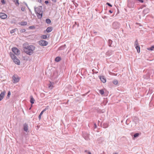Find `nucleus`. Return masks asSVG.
Wrapping results in <instances>:
<instances>
[{"instance_id": "nucleus-1", "label": "nucleus", "mask_w": 154, "mask_h": 154, "mask_svg": "<svg viewBox=\"0 0 154 154\" xmlns=\"http://www.w3.org/2000/svg\"><path fill=\"white\" fill-rule=\"evenodd\" d=\"M24 51L27 54L32 55L33 53V51L35 50V47L32 45H23Z\"/></svg>"}, {"instance_id": "nucleus-2", "label": "nucleus", "mask_w": 154, "mask_h": 154, "mask_svg": "<svg viewBox=\"0 0 154 154\" xmlns=\"http://www.w3.org/2000/svg\"><path fill=\"white\" fill-rule=\"evenodd\" d=\"M35 11L38 19H41L42 16V6H39L38 7H34Z\"/></svg>"}, {"instance_id": "nucleus-3", "label": "nucleus", "mask_w": 154, "mask_h": 154, "mask_svg": "<svg viewBox=\"0 0 154 154\" xmlns=\"http://www.w3.org/2000/svg\"><path fill=\"white\" fill-rule=\"evenodd\" d=\"M10 56L13 60L14 62L16 64L18 65L20 64V60L17 58V57L14 55L13 53H10Z\"/></svg>"}, {"instance_id": "nucleus-4", "label": "nucleus", "mask_w": 154, "mask_h": 154, "mask_svg": "<svg viewBox=\"0 0 154 154\" xmlns=\"http://www.w3.org/2000/svg\"><path fill=\"white\" fill-rule=\"evenodd\" d=\"M120 26V24L118 22H114L112 24V28L115 29H119Z\"/></svg>"}, {"instance_id": "nucleus-5", "label": "nucleus", "mask_w": 154, "mask_h": 154, "mask_svg": "<svg viewBox=\"0 0 154 154\" xmlns=\"http://www.w3.org/2000/svg\"><path fill=\"white\" fill-rule=\"evenodd\" d=\"M20 78L17 75H14L12 77L13 82L16 83L18 82L20 80Z\"/></svg>"}, {"instance_id": "nucleus-6", "label": "nucleus", "mask_w": 154, "mask_h": 154, "mask_svg": "<svg viewBox=\"0 0 154 154\" xmlns=\"http://www.w3.org/2000/svg\"><path fill=\"white\" fill-rule=\"evenodd\" d=\"M12 51L17 55L20 54V51L16 48H12Z\"/></svg>"}, {"instance_id": "nucleus-7", "label": "nucleus", "mask_w": 154, "mask_h": 154, "mask_svg": "<svg viewBox=\"0 0 154 154\" xmlns=\"http://www.w3.org/2000/svg\"><path fill=\"white\" fill-rule=\"evenodd\" d=\"M38 43L40 45L42 46H45L47 45L48 44V42L44 40H41L39 41Z\"/></svg>"}, {"instance_id": "nucleus-8", "label": "nucleus", "mask_w": 154, "mask_h": 154, "mask_svg": "<svg viewBox=\"0 0 154 154\" xmlns=\"http://www.w3.org/2000/svg\"><path fill=\"white\" fill-rule=\"evenodd\" d=\"M7 17V16L5 14L3 13H0V17L2 19H5Z\"/></svg>"}, {"instance_id": "nucleus-9", "label": "nucleus", "mask_w": 154, "mask_h": 154, "mask_svg": "<svg viewBox=\"0 0 154 154\" xmlns=\"http://www.w3.org/2000/svg\"><path fill=\"white\" fill-rule=\"evenodd\" d=\"M23 129L26 132L28 131V125L26 123H25L23 125Z\"/></svg>"}, {"instance_id": "nucleus-10", "label": "nucleus", "mask_w": 154, "mask_h": 154, "mask_svg": "<svg viewBox=\"0 0 154 154\" xmlns=\"http://www.w3.org/2000/svg\"><path fill=\"white\" fill-rule=\"evenodd\" d=\"M5 93L6 92L4 91L1 93L0 94V101L3 99Z\"/></svg>"}, {"instance_id": "nucleus-11", "label": "nucleus", "mask_w": 154, "mask_h": 154, "mask_svg": "<svg viewBox=\"0 0 154 154\" xmlns=\"http://www.w3.org/2000/svg\"><path fill=\"white\" fill-rule=\"evenodd\" d=\"M47 109H48L47 108H45V109H44L40 113V114H39V116H38V118L39 119H40L41 118V116L43 114V112L46 111Z\"/></svg>"}, {"instance_id": "nucleus-12", "label": "nucleus", "mask_w": 154, "mask_h": 154, "mask_svg": "<svg viewBox=\"0 0 154 154\" xmlns=\"http://www.w3.org/2000/svg\"><path fill=\"white\" fill-rule=\"evenodd\" d=\"M149 10L148 8H146L144 9L143 11V13L144 15H145L147 13H149Z\"/></svg>"}, {"instance_id": "nucleus-13", "label": "nucleus", "mask_w": 154, "mask_h": 154, "mask_svg": "<svg viewBox=\"0 0 154 154\" xmlns=\"http://www.w3.org/2000/svg\"><path fill=\"white\" fill-rule=\"evenodd\" d=\"M100 80L103 83H105L106 82V79L103 76H100Z\"/></svg>"}, {"instance_id": "nucleus-14", "label": "nucleus", "mask_w": 154, "mask_h": 154, "mask_svg": "<svg viewBox=\"0 0 154 154\" xmlns=\"http://www.w3.org/2000/svg\"><path fill=\"white\" fill-rule=\"evenodd\" d=\"M30 102L32 103V104H33L34 103L35 100L32 96H30Z\"/></svg>"}, {"instance_id": "nucleus-15", "label": "nucleus", "mask_w": 154, "mask_h": 154, "mask_svg": "<svg viewBox=\"0 0 154 154\" xmlns=\"http://www.w3.org/2000/svg\"><path fill=\"white\" fill-rule=\"evenodd\" d=\"M113 52V51L112 50H110L106 52V54L107 55L110 56L112 54Z\"/></svg>"}, {"instance_id": "nucleus-16", "label": "nucleus", "mask_w": 154, "mask_h": 154, "mask_svg": "<svg viewBox=\"0 0 154 154\" xmlns=\"http://www.w3.org/2000/svg\"><path fill=\"white\" fill-rule=\"evenodd\" d=\"M52 28L51 27H48L47 28L46 31L48 32H50L52 31Z\"/></svg>"}, {"instance_id": "nucleus-17", "label": "nucleus", "mask_w": 154, "mask_h": 154, "mask_svg": "<svg viewBox=\"0 0 154 154\" xmlns=\"http://www.w3.org/2000/svg\"><path fill=\"white\" fill-rule=\"evenodd\" d=\"M48 85L49 88L52 89L53 87V83L50 82V84Z\"/></svg>"}, {"instance_id": "nucleus-18", "label": "nucleus", "mask_w": 154, "mask_h": 154, "mask_svg": "<svg viewBox=\"0 0 154 154\" xmlns=\"http://www.w3.org/2000/svg\"><path fill=\"white\" fill-rule=\"evenodd\" d=\"M135 48L137 50V52L138 53H139L140 52V47L139 46H136L135 47Z\"/></svg>"}, {"instance_id": "nucleus-19", "label": "nucleus", "mask_w": 154, "mask_h": 154, "mask_svg": "<svg viewBox=\"0 0 154 154\" xmlns=\"http://www.w3.org/2000/svg\"><path fill=\"white\" fill-rule=\"evenodd\" d=\"M20 24L22 26H25L27 24V22L26 21L22 22L20 23Z\"/></svg>"}, {"instance_id": "nucleus-20", "label": "nucleus", "mask_w": 154, "mask_h": 154, "mask_svg": "<svg viewBox=\"0 0 154 154\" xmlns=\"http://www.w3.org/2000/svg\"><path fill=\"white\" fill-rule=\"evenodd\" d=\"M60 60L61 58L59 57H57L55 59V61L57 62L60 61Z\"/></svg>"}, {"instance_id": "nucleus-21", "label": "nucleus", "mask_w": 154, "mask_h": 154, "mask_svg": "<svg viewBox=\"0 0 154 154\" xmlns=\"http://www.w3.org/2000/svg\"><path fill=\"white\" fill-rule=\"evenodd\" d=\"M154 49V45L152 46L150 48H147V49L149 51H152Z\"/></svg>"}, {"instance_id": "nucleus-22", "label": "nucleus", "mask_w": 154, "mask_h": 154, "mask_svg": "<svg viewBox=\"0 0 154 154\" xmlns=\"http://www.w3.org/2000/svg\"><path fill=\"white\" fill-rule=\"evenodd\" d=\"M108 127V124L106 123H104L103 124V127L104 128H106Z\"/></svg>"}, {"instance_id": "nucleus-23", "label": "nucleus", "mask_w": 154, "mask_h": 154, "mask_svg": "<svg viewBox=\"0 0 154 154\" xmlns=\"http://www.w3.org/2000/svg\"><path fill=\"white\" fill-rule=\"evenodd\" d=\"M48 38L47 36L46 35H43L41 36V38L43 39H46Z\"/></svg>"}, {"instance_id": "nucleus-24", "label": "nucleus", "mask_w": 154, "mask_h": 154, "mask_svg": "<svg viewBox=\"0 0 154 154\" xmlns=\"http://www.w3.org/2000/svg\"><path fill=\"white\" fill-rule=\"evenodd\" d=\"M112 41L110 39L109 40L108 43H109V46H112Z\"/></svg>"}, {"instance_id": "nucleus-25", "label": "nucleus", "mask_w": 154, "mask_h": 154, "mask_svg": "<svg viewBox=\"0 0 154 154\" xmlns=\"http://www.w3.org/2000/svg\"><path fill=\"white\" fill-rule=\"evenodd\" d=\"M11 95V92L10 91H9L8 92V95L6 97L7 99H8Z\"/></svg>"}, {"instance_id": "nucleus-26", "label": "nucleus", "mask_w": 154, "mask_h": 154, "mask_svg": "<svg viewBox=\"0 0 154 154\" xmlns=\"http://www.w3.org/2000/svg\"><path fill=\"white\" fill-rule=\"evenodd\" d=\"M46 22L48 24H50L51 23V20L49 19H47L46 20Z\"/></svg>"}, {"instance_id": "nucleus-27", "label": "nucleus", "mask_w": 154, "mask_h": 154, "mask_svg": "<svg viewBox=\"0 0 154 154\" xmlns=\"http://www.w3.org/2000/svg\"><path fill=\"white\" fill-rule=\"evenodd\" d=\"M17 29L15 28V29H14L11 30L10 31L11 33L12 34V33H14V32H15L16 30Z\"/></svg>"}, {"instance_id": "nucleus-28", "label": "nucleus", "mask_w": 154, "mask_h": 154, "mask_svg": "<svg viewBox=\"0 0 154 154\" xmlns=\"http://www.w3.org/2000/svg\"><path fill=\"white\" fill-rule=\"evenodd\" d=\"M100 93L102 95L104 94V91L103 90H99Z\"/></svg>"}, {"instance_id": "nucleus-29", "label": "nucleus", "mask_w": 154, "mask_h": 154, "mask_svg": "<svg viewBox=\"0 0 154 154\" xmlns=\"http://www.w3.org/2000/svg\"><path fill=\"white\" fill-rule=\"evenodd\" d=\"M113 83L115 85H117L118 83V81L117 80H114L113 82Z\"/></svg>"}, {"instance_id": "nucleus-30", "label": "nucleus", "mask_w": 154, "mask_h": 154, "mask_svg": "<svg viewBox=\"0 0 154 154\" xmlns=\"http://www.w3.org/2000/svg\"><path fill=\"white\" fill-rule=\"evenodd\" d=\"M139 135V134L138 133H136L134 134V137L135 138L137 137H138Z\"/></svg>"}, {"instance_id": "nucleus-31", "label": "nucleus", "mask_w": 154, "mask_h": 154, "mask_svg": "<svg viewBox=\"0 0 154 154\" xmlns=\"http://www.w3.org/2000/svg\"><path fill=\"white\" fill-rule=\"evenodd\" d=\"M134 45L135 46H139L137 40H136L135 42Z\"/></svg>"}, {"instance_id": "nucleus-32", "label": "nucleus", "mask_w": 154, "mask_h": 154, "mask_svg": "<svg viewBox=\"0 0 154 154\" xmlns=\"http://www.w3.org/2000/svg\"><path fill=\"white\" fill-rule=\"evenodd\" d=\"M26 31V30L25 29H22L20 30V32L21 33L25 32Z\"/></svg>"}, {"instance_id": "nucleus-33", "label": "nucleus", "mask_w": 154, "mask_h": 154, "mask_svg": "<svg viewBox=\"0 0 154 154\" xmlns=\"http://www.w3.org/2000/svg\"><path fill=\"white\" fill-rule=\"evenodd\" d=\"M1 2L2 4H4L5 3V2L4 0H1Z\"/></svg>"}, {"instance_id": "nucleus-34", "label": "nucleus", "mask_w": 154, "mask_h": 154, "mask_svg": "<svg viewBox=\"0 0 154 154\" xmlns=\"http://www.w3.org/2000/svg\"><path fill=\"white\" fill-rule=\"evenodd\" d=\"M21 9L22 11H24L25 9L24 7H22L21 8Z\"/></svg>"}, {"instance_id": "nucleus-35", "label": "nucleus", "mask_w": 154, "mask_h": 154, "mask_svg": "<svg viewBox=\"0 0 154 154\" xmlns=\"http://www.w3.org/2000/svg\"><path fill=\"white\" fill-rule=\"evenodd\" d=\"M106 4L108 6H109L110 7H112V5L110 3H107Z\"/></svg>"}, {"instance_id": "nucleus-36", "label": "nucleus", "mask_w": 154, "mask_h": 154, "mask_svg": "<svg viewBox=\"0 0 154 154\" xmlns=\"http://www.w3.org/2000/svg\"><path fill=\"white\" fill-rule=\"evenodd\" d=\"M16 1V3L18 4V5H19V1L18 0H15Z\"/></svg>"}, {"instance_id": "nucleus-37", "label": "nucleus", "mask_w": 154, "mask_h": 154, "mask_svg": "<svg viewBox=\"0 0 154 154\" xmlns=\"http://www.w3.org/2000/svg\"><path fill=\"white\" fill-rule=\"evenodd\" d=\"M141 3H143V0H138Z\"/></svg>"}, {"instance_id": "nucleus-38", "label": "nucleus", "mask_w": 154, "mask_h": 154, "mask_svg": "<svg viewBox=\"0 0 154 154\" xmlns=\"http://www.w3.org/2000/svg\"><path fill=\"white\" fill-rule=\"evenodd\" d=\"M45 2L46 4H47L49 2L48 1H45Z\"/></svg>"}, {"instance_id": "nucleus-39", "label": "nucleus", "mask_w": 154, "mask_h": 154, "mask_svg": "<svg viewBox=\"0 0 154 154\" xmlns=\"http://www.w3.org/2000/svg\"><path fill=\"white\" fill-rule=\"evenodd\" d=\"M94 128H97V126L96 124V123H94Z\"/></svg>"}, {"instance_id": "nucleus-40", "label": "nucleus", "mask_w": 154, "mask_h": 154, "mask_svg": "<svg viewBox=\"0 0 154 154\" xmlns=\"http://www.w3.org/2000/svg\"><path fill=\"white\" fill-rule=\"evenodd\" d=\"M52 1L54 2H56V0H51Z\"/></svg>"}, {"instance_id": "nucleus-41", "label": "nucleus", "mask_w": 154, "mask_h": 154, "mask_svg": "<svg viewBox=\"0 0 154 154\" xmlns=\"http://www.w3.org/2000/svg\"><path fill=\"white\" fill-rule=\"evenodd\" d=\"M38 2H39L41 3L42 2V0H38Z\"/></svg>"}, {"instance_id": "nucleus-42", "label": "nucleus", "mask_w": 154, "mask_h": 154, "mask_svg": "<svg viewBox=\"0 0 154 154\" xmlns=\"http://www.w3.org/2000/svg\"><path fill=\"white\" fill-rule=\"evenodd\" d=\"M109 12L110 13H112V12H113V11H112L111 10H109Z\"/></svg>"}, {"instance_id": "nucleus-43", "label": "nucleus", "mask_w": 154, "mask_h": 154, "mask_svg": "<svg viewBox=\"0 0 154 154\" xmlns=\"http://www.w3.org/2000/svg\"><path fill=\"white\" fill-rule=\"evenodd\" d=\"M88 154H91V152L89 151L88 152Z\"/></svg>"}, {"instance_id": "nucleus-44", "label": "nucleus", "mask_w": 154, "mask_h": 154, "mask_svg": "<svg viewBox=\"0 0 154 154\" xmlns=\"http://www.w3.org/2000/svg\"><path fill=\"white\" fill-rule=\"evenodd\" d=\"M112 154H118V153H114Z\"/></svg>"}, {"instance_id": "nucleus-45", "label": "nucleus", "mask_w": 154, "mask_h": 154, "mask_svg": "<svg viewBox=\"0 0 154 154\" xmlns=\"http://www.w3.org/2000/svg\"><path fill=\"white\" fill-rule=\"evenodd\" d=\"M32 26H30V27H29V28H30L32 29Z\"/></svg>"}, {"instance_id": "nucleus-46", "label": "nucleus", "mask_w": 154, "mask_h": 154, "mask_svg": "<svg viewBox=\"0 0 154 154\" xmlns=\"http://www.w3.org/2000/svg\"><path fill=\"white\" fill-rule=\"evenodd\" d=\"M85 152H87V150H85Z\"/></svg>"}, {"instance_id": "nucleus-47", "label": "nucleus", "mask_w": 154, "mask_h": 154, "mask_svg": "<svg viewBox=\"0 0 154 154\" xmlns=\"http://www.w3.org/2000/svg\"><path fill=\"white\" fill-rule=\"evenodd\" d=\"M138 121V119H137V121L136 122L135 121V122H137Z\"/></svg>"}, {"instance_id": "nucleus-48", "label": "nucleus", "mask_w": 154, "mask_h": 154, "mask_svg": "<svg viewBox=\"0 0 154 154\" xmlns=\"http://www.w3.org/2000/svg\"><path fill=\"white\" fill-rule=\"evenodd\" d=\"M26 5L27 6V5L26 4Z\"/></svg>"}, {"instance_id": "nucleus-49", "label": "nucleus", "mask_w": 154, "mask_h": 154, "mask_svg": "<svg viewBox=\"0 0 154 154\" xmlns=\"http://www.w3.org/2000/svg\"><path fill=\"white\" fill-rule=\"evenodd\" d=\"M75 24H76V23L75 22Z\"/></svg>"}]
</instances>
